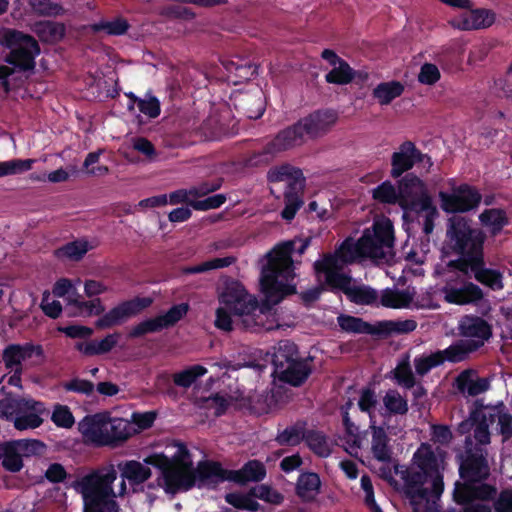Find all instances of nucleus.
<instances>
[{
  "instance_id": "f257e3e1",
  "label": "nucleus",
  "mask_w": 512,
  "mask_h": 512,
  "mask_svg": "<svg viewBox=\"0 0 512 512\" xmlns=\"http://www.w3.org/2000/svg\"><path fill=\"white\" fill-rule=\"evenodd\" d=\"M442 462L429 443H421L409 466L401 471L395 467L403 480V495L413 512H439L438 501L444 491ZM447 512H462V509Z\"/></svg>"
},
{
  "instance_id": "f03ea898",
  "label": "nucleus",
  "mask_w": 512,
  "mask_h": 512,
  "mask_svg": "<svg viewBox=\"0 0 512 512\" xmlns=\"http://www.w3.org/2000/svg\"><path fill=\"white\" fill-rule=\"evenodd\" d=\"M455 462L462 480L457 481L454 486L453 500L457 504L495 499L497 488L485 483L491 475L485 447L474 444L472 438L467 436L463 447L455 450Z\"/></svg>"
},
{
  "instance_id": "7ed1b4c3",
  "label": "nucleus",
  "mask_w": 512,
  "mask_h": 512,
  "mask_svg": "<svg viewBox=\"0 0 512 512\" xmlns=\"http://www.w3.org/2000/svg\"><path fill=\"white\" fill-rule=\"evenodd\" d=\"M224 307L216 310L215 326L223 331L233 330V326L243 331L259 333L266 329L267 313L275 304H270L267 297L259 304L256 297L249 294L244 286L235 280L226 283L219 296Z\"/></svg>"
},
{
  "instance_id": "20e7f679",
  "label": "nucleus",
  "mask_w": 512,
  "mask_h": 512,
  "mask_svg": "<svg viewBox=\"0 0 512 512\" xmlns=\"http://www.w3.org/2000/svg\"><path fill=\"white\" fill-rule=\"evenodd\" d=\"M311 243V238L294 239L278 244L267 254V264L260 276L261 292L270 304L280 303L286 296L296 293V286L285 283L296 276L292 254L302 255Z\"/></svg>"
},
{
  "instance_id": "39448f33",
  "label": "nucleus",
  "mask_w": 512,
  "mask_h": 512,
  "mask_svg": "<svg viewBox=\"0 0 512 512\" xmlns=\"http://www.w3.org/2000/svg\"><path fill=\"white\" fill-rule=\"evenodd\" d=\"M485 231L465 216L453 215L447 220L443 252L457 256L446 264L451 271H460L485 255Z\"/></svg>"
},
{
  "instance_id": "423d86ee",
  "label": "nucleus",
  "mask_w": 512,
  "mask_h": 512,
  "mask_svg": "<svg viewBox=\"0 0 512 512\" xmlns=\"http://www.w3.org/2000/svg\"><path fill=\"white\" fill-rule=\"evenodd\" d=\"M338 113L333 109H317L300 118L294 124L280 130L267 142L262 155H275L295 147L302 146L309 140H316L326 135L336 124Z\"/></svg>"
},
{
  "instance_id": "0eeeda50",
  "label": "nucleus",
  "mask_w": 512,
  "mask_h": 512,
  "mask_svg": "<svg viewBox=\"0 0 512 512\" xmlns=\"http://www.w3.org/2000/svg\"><path fill=\"white\" fill-rule=\"evenodd\" d=\"M394 243L393 222L388 217H382L366 228L355 243L345 240L340 247L339 258L343 263H351L357 257L383 259L385 249L393 248Z\"/></svg>"
},
{
  "instance_id": "6e6552de",
  "label": "nucleus",
  "mask_w": 512,
  "mask_h": 512,
  "mask_svg": "<svg viewBox=\"0 0 512 512\" xmlns=\"http://www.w3.org/2000/svg\"><path fill=\"white\" fill-rule=\"evenodd\" d=\"M343 261L335 253H325L322 258L313 264L315 275L320 279L325 275V284L329 291L343 292L348 299L358 305H371L377 300V292L368 286H351L352 277L344 272Z\"/></svg>"
},
{
  "instance_id": "1a4fd4ad",
  "label": "nucleus",
  "mask_w": 512,
  "mask_h": 512,
  "mask_svg": "<svg viewBox=\"0 0 512 512\" xmlns=\"http://www.w3.org/2000/svg\"><path fill=\"white\" fill-rule=\"evenodd\" d=\"M79 430L85 442L97 447H116L135 433L129 421L123 418H111L101 413L85 417L79 424Z\"/></svg>"
},
{
  "instance_id": "9d476101",
  "label": "nucleus",
  "mask_w": 512,
  "mask_h": 512,
  "mask_svg": "<svg viewBox=\"0 0 512 512\" xmlns=\"http://www.w3.org/2000/svg\"><path fill=\"white\" fill-rule=\"evenodd\" d=\"M71 303L79 310H85L88 315H102L95 322V326L98 329H109L121 325L131 317L139 315L152 305L153 300L150 297L136 296L120 302L106 313H104L105 307L100 298L89 301L74 299Z\"/></svg>"
},
{
  "instance_id": "9b49d317",
  "label": "nucleus",
  "mask_w": 512,
  "mask_h": 512,
  "mask_svg": "<svg viewBox=\"0 0 512 512\" xmlns=\"http://www.w3.org/2000/svg\"><path fill=\"white\" fill-rule=\"evenodd\" d=\"M0 44L9 50L4 61L21 72L35 68V58L40 54L37 40L30 34L15 29L4 31Z\"/></svg>"
},
{
  "instance_id": "f8f14e48",
  "label": "nucleus",
  "mask_w": 512,
  "mask_h": 512,
  "mask_svg": "<svg viewBox=\"0 0 512 512\" xmlns=\"http://www.w3.org/2000/svg\"><path fill=\"white\" fill-rule=\"evenodd\" d=\"M450 182H454L453 179ZM441 209L448 214H462L476 210L482 201L479 190L468 183H452L451 191L438 193Z\"/></svg>"
},
{
  "instance_id": "ddd939ff",
  "label": "nucleus",
  "mask_w": 512,
  "mask_h": 512,
  "mask_svg": "<svg viewBox=\"0 0 512 512\" xmlns=\"http://www.w3.org/2000/svg\"><path fill=\"white\" fill-rule=\"evenodd\" d=\"M188 310L189 305L187 303L173 305L166 313L145 319L133 326L128 332V338L137 339L148 333H156L173 327L187 314Z\"/></svg>"
},
{
  "instance_id": "4468645a",
  "label": "nucleus",
  "mask_w": 512,
  "mask_h": 512,
  "mask_svg": "<svg viewBox=\"0 0 512 512\" xmlns=\"http://www.w3.org/2000/svg\"><path fill=\"white\" fill-rule=\"evenodd\" d=\"M117 479V471L113 465L95 470L81 480L82 497H117L113 483Z\"/></svg>"
},
{
  "instance_id": "2eb2a0df",
  "label": "nucleus",
  "mask_w": 512,
  "mask_h": 512,
  "mask_svg": "<svg viewBox=\"0 0 512 512\" xmlns=\"http://www.w3.org/2000/svg\"><path fill=\"white\" fill-rule=\"evenodd\" d=\"M427 154L422 153L414 142L406 140L402 142L397 151L391 155L390 176L398 179L402 175L410 173L409 171L419 162H424Z\"/></svg>"
},
{
  "instance_id": "dca6fc26",
  "label": "nucleus",
  "mask_w": 512,
  "mask_h": 512,
  "mask_svg": "<svg viewBox=\"0 0 512 512\" xmlns=\"http://www.w3.org/2000/svg\"><path fill=\"white\" fill-rule=\"evenodd\" d=\"M442 293L447 303L459 306L478 305L485 298L482 288L470 280L462 281L459 287L447 282Z\"/></svg>"
},
{
  "instance_id": "f3484780",
  "label": "nucleus",
  "mask_w": 512,
  "mask_h": 512,
  "mask_svg": "<svg viewBox=\"0 0 512 512\" xmlns=\"http://www.w3.org/2000/svg\"><path fill=\"white\" fill-rule=\"evenodd\" d=\"M195 485L198 488L215 487L224 481H231L230 470L223 468L220 462L201 460L193 467Z\"/></svg>"
},
{
  "instance_id": "a211bd4d",
  "label": "nucleus",
  "mask_w": 512,
  "mask_h": 512,
  "mask_svg": "<svg viewBox=\"0 0 512 512\" xmlns=\"http://www.w3.org/2000/svg\"><path fill=\"white\" fill-rule=\"evenodd\" d=\"M458 272L468 278L473 277L478 283L493 291H499L504 288L503 274L497 269L486 266L485 255Z\"/></svg>"
},
{
  "instance_id": "6ab92c4d",
  "label": "nucleus",
  "mask_w": 512,
  "mask_h": 512,
  "mask_svg": "<svg viewBox=\"0 0 512 512\" xmlns=\"http://www.w3.org/2000/svg\"><path fill=\"white\" fill-rule=\"evenodd\" d=\"M163 482L166 493L177 494L191 490L196 486L193 465H171L164 472Z\"/></svg>"
},
{
  "instance_id": "aec40b11",
  "label": "nucleus",
  "mask_w": 512,
  "mask_h": 512,
  "mask_svg": "<svg viewBox=\"0 0 512 512\" xmlns=\"http://www.w3.org/2000/svg\"><path fill=\"white\" fill-rule=\"evenodd\" d=\"M312 357L299 358L283 366L282 369H274L273 374L284 383L293 387L302 386L312 373L310 362Z\"/></svg>"
},
{
  "instance_id": "412c9836",
  "label": "nucleus",
  "mask_w": 512,
  "mask_h": 512,
  "mask_svg": "<svg viewBox=\"0 0 512 512\" xmlns=\"http://www.w3.org/2000/svg\"><path fill=\"white\" fill-rule=\"evenodd\" d=\"M451 21L453 27L462 30H479L490 27L495 22V13L491 10L478 8L468 9Z\"/></svg>"
},
{
  "instance_id": "4be33fe9",
  "label": "nucleus",
  "mask_w": 512,
  "mask_h": 512,
  "mask_svg": "<svg viewBox=\"0 0 512 512\" xmlns=\"http://www.w3.org/2000/svg\"><path fill=\"white\" fill-rule=\"evenodd\" d=\"M461 336L473 338L469 341L482 343L488 341L492 337V326L482 317L477 315H465L461 318L458 325Z\"/></svg>"
},
{
  "instance_id": "5701e85b",
  "label": "nucleus",
  "mask_w": 512,
  "mask_h": 512,
  "mask_svg": "<svg viewBox=\"0 0 512 512\" xmlns=\"http://www.w3.org/2000/svg\"><path fill=\"white\" fill-rule=\"evenodd\" d=\"M382 402L383 406L380 407L378 413L383 418L384 426L390 430L392 417L407 415L409 411L408 400L397 389H388L382 398Z\"/></svg>"
},
{
  "instance_id": "b1692460",
  "label": "nucleus",
  "mask_w": 512,
  "mask_h": 512,
  "mask_svg": "<svg viewBox=\"0 0 512 512\" xmlns=\"http://www.w3.org/2000/svg\"><path fill=\"white\" fill-rule=\"evenodd\" d=\"M118 469L121 472L122 478L118 491L119 496H123L126 493V480H128L131 485H140L147 481L152 474L149 467L136 460L120 462Z\"/></svg>"
},
{
  "instance_id": "393cba45",
  "label": "nucleus",
  "mask_w": 512,
  "mask_h": 512,
  "mask_svg": "<svg viewBox=\"0 0 512 512\" xmlns=\"http://www.w3.org/2000/svg\"><path fill=\"white\" fill-rule=\"evenodd\" d=\"M371 432V452L373 457L381 463H390L392 461L393 450L390 445V438L387 434V427L382 425L370 424Z\"/></svg>"
},
{
  "instance_id": "a878e982",
  "label": "nucleus",
  "mask_w": 512,
  "mask_h": 512,
  "mask_svg": "<svg viewBox=\"0 0 512 512\" xmlns=\"http://www.w3.org/2000/svg\"><path fill=\"white\" fill-rule=\"evenodd\" d=\"M222 64L225 70L235 78L234 84L246 82L258 74V66L251 60L240 56L225 60Z\"/></svg>"
},
{
  "instance_id": "bb28decb",
  "label": "nucleus",
  "mask_w": 512,
  "mask_h": 512,
  "mask_svg": "<svg viewBox=\"0 0 512 512\" xmlns=\"http://www.w3.org/2000/svg\"><path fill=\"white\" fill-rule=\"evenodd\" d=\"M39 401L23 397H5L0 400V418L13 422L16 417L27 410L36 409Z\"/></svg>"
},
{
  "instance_id": "cd10ccee",
  "label": "nucleus",
  "mask_w": 512,
  "mask_h": 512,
  "mask_svg": "<svg viewBox=\"0 0 512 512\" xmlns=\"http://www.w3.org/2000/svg\"><path fill=\"white\" fill-rule=\"evenodd\" d=\"M321 480L315 472H302L297 479L295 492L302 502H313L320 493Z\"/></svg>"
},
{
  "instance_id": "c85d7f7f",
  "label": "nucleus",
  "mask_w": 512,
  "mask_h": 512,
  "mask_svg": "<svg viewBox=\"0 0 512 512\" xmlns=\"http://www.w3.org/2000/svg\"><path fill=\"white\" fill-rule=\"evenodd\" d=\"M455 386L460 393L474 397L486 392L490 382L487 378H474L472 370H464L456 377Z\"/></svg>"
},
{
  "instance_id": "c756f323",
  "label": "nucleus",
  "mask_w": 512,
  "mask_h": 512,
  "mask_svg": "<svg viewBox=\"0 0 512 512\" xmlns=\"http://www.w3.org/2000/svg\"><path fill=\"white\" fill-rule=\"evenodd\" d=\"M231 482L244 485L248 482H260L266 477V467L258 460H249L239 470H230Z\"/></svg>"
},
{
  "instance_id": "7c9ffc66",
  "label": "nucleus",
  "mask_w": 512,
  "mask_h": 512,
  "mask_svg": "<svg viewBox=\"0 0 512 512\" xmlns=\"http://www.w3.org/2000/svg\"><path fill=\"white\" fill-rule=\"evenodd\" d=\"M118 338V333L108 334L100 341L90 340L77 342L74 348L87 357L104 355L109 353L117 345Z\"/></svg>"
},
{
  "instance_id": "2f4dec72",
  "label": "nucleus",
  "mask_w": 512,
  "mask_h": 512,
  "mask_svg": "<svg viewBox=\"0 0 512 512\" xmlns=\"http://www.w3.org/2000/svg\"><path fill=\"white\" fill-rule=\"evenodd\" d=\"M396 180L398 194L404 207L407 201L426 190L424 181L414 173H407Z\"/></svg>"
},
{
  "instance_id": "473e14b6",
  "label": "nucleus",
  "mask_w": 512,
  "mask_h": 512,
  "mask_svg": "<svg viewBox=\"0 0 512 512\" xmlns=\"http://www.w3.org/2000/svg\"><path fill=\"white\" fill-rule=\"evenodd\" d=\"M269 178L271 181H286L287 190H302L305 183L302 170L289 164L277 167L270 173Z\"/></svg>"
},
{
  "instance_id": "72a5a7b5",
  "label": "nucleus",
  "mask_w": 512,
  "mask_h": 512,
  "mask_svg": "<svg viewBox=\"0 0 512 512\" xmlns=\"http://www.w3.org/2000/svg\"><path fill=\"white\" fill-rule=\"evenodd\" d=\"M480 347H482L481 342L478 344L473 341L459 340L444 350H438V352L444 358V362L458 363L465 360L470 353L477 351Z\"/></svg>"
},
{
  "instance_id": "f704fd0d",
  "label": "nucleus",
  "mask_w": 512,
  "mask_h": 512,
  "mask_svg": "<svg viewBox=\"0 0 512 512\" xmlns=\"http://www.w3.org/2000/svg\"><path fill=\"white\" fill-rule=\"evenodd\" d=\"M479 220L484 227L489 229L490 235L493 237L500 234L503 228L509 224L506 211L501 208L485 209L479 215Z\"/></svg>"
},
{
  "instance_id": "c9c22d12",
  "label": "nucleus",
  "mask_w": 512,
  "mask_h": 512,
  "mask_svg": "<svg viewBox=\"0 0 512 512\" xmlns=\"http://www.w3.org/2000/svg\"><path fill=\"white\" fill-rule=\"evenodd\" d=\"M417 328L414 319L382 320L377 322V336L387 338L393 334L403 335L413 332Z\"/></svg>"
},
{
  "instance_id": "e433bc0d",
  "label": "nucleus",
  "mask_w": 512,
  "mask_h": 512,
  "mask_svg": "<svg viewBox=\"0 0 512 512\" xmlns=\"http://www.w3.org/2000/svg\"><path fill=\"white\" fill-rule=\"evenodd\" d=\"M356 76H359L362 80L368 77L367 73L356 72L351 68L348 62L341 60L338 67L334 66V68L325 75V80L329 84L346 85L351 83Z\"/></svg>"
},
{
  "instance_id": "4c0bfd02",
  "label": "nucleus",
  "mask_w": 512,
  "mask_h": 512,
  "mask_svg": "<svg viewBox=\"0 0 512 512\" xmlns=\"http://www.w3.org/2000/svg\"><path fill=\"white\" fill-rule=\"evenodd\" d=\"M90 249L91 246L86 239H76L57 248L54 255L60 260L67 259L78 262L84 258Z\"/></svg>"
},
{
  "instance_id": "58836bf2",
  "label": "nucleus",
  "mask_w": 512,
  "mask_h": 512,
  "mask_svg": "<svg viewBox=\"0 0 512 512\" xmlns=\"http://www.w3.org/2000/svg\"><path fill=\"white\" fill-rule=\"evenodd\" d=\"M340 328L349 333L377 335V323L371 324L362 318L341 314L337 318Z\"/></svg>"
},
{
  "instance_id": "ea45409f",
  "label": "nucleus",
  "mask_w": 512,
  "mask_h": 512,
  "mask_svg": "<svg viewBox=\"0 0 512 512\" xmlns=\"http://www.w3.org/2000/svg\"><path fill=\"white\" fill-rule=\"evenodd\" d=\"M307 423L297 421L287 426L284 430L278 431L275 441L280 446H297L304 441Z\"/></svg>"
},
{
  "instance_id": "a19ab883",
  "label": "nucleus",
  "mask_w": 512,
  "mask_h": 512,
  "mask_svg": "<svg viewBox=\"0 0 512 512\" xmlns=\"http://www.w3.org/2000/svg\"><path fill=\"white\" fill-rule=\"evenodd\" d=\"M0 459L2 467L11 473L21 471L24 466L23 459L12 440L0 444Z\"/></svg>"
},
{
  "instance_id": "79ce46f5",
  "label": "nucleus",
  "mask_w": 512,
  "mask_h": 512,
  "mask_svg": "<svg viewBox=\"0 0 512 512\" xmlns=\"http://www.w3.org/2000/svg\"><path fill=\"white\" fill-rule=\"evenodd\" d=\"M404 92V85L396 80L379 83L372 92L373 97L380 105H389Z\"/></svg>"
},
{
  "instance_id": "37998d69",
  "label": "nucleus",
  "mask_w": 512,
  "mask_h": 512,
  "mask_svg": "<svg viewBox=\"0 0 512 512\" xmlns=\"http://www.w3.org/2000/svg\"><path fill=\"white\" fill-rule=\"evenodd\" d=\"M372 198L380 204L404 207L398 194L397 185H394L390 180H385L373 188Z\"/></svg>"
},
{
  "instance_id": "c03bdc74",
  "label": "nucleus",
  "mask_w": 512,
  "mask_h": 512,
  "mask_svg": "<svg viewBox=\"0 0 512 512\" xmlns=\"http://www.w3.org/2000/svg\"><path fill=\"white\" fill-rule=\"evenodd\" d=\"M304 442L319 457H328L331 454L329 439L322 431L306 429Z\"/></svg>"
},
{
  "instance_id": "a18cd8bd",
  "label": "nucleus",
  "mask_w": 512,
  "mask_h": 512,
  "mask_svg": "<svg viewBox=\"0 0 512 512\" xmlns=\"http://www.w3.org/2000/svg\"><path fill=\"white\" fill-rule=\"evenodd\" d=\"M299 358L298 346L291 340H281L273 354L272 364L274 369H282L284 365Z\"/></svg>"
},
{
  "instance_id": "49530a36",
  "label": "nucleus",
  "mask_w": 512,
  "mask_h": 512,
  "mask_svg": "<svg viewBox=\"0 0 512 512\" xmlns=\"http://www.w3.org/2000/svg\"><path fill=\"white\" fill-rule=\"evenodd\" d=\"M116 497H83V512H120Z\"/></svg>"
},
{
  "instance_id": "de8ad7c7",
  "label": "nucleus",
  "mask_w": 512,
  "mask_h": 512,
  "mask_svg": "<svg viewBox=\"0 0 512 512\" xmlns=\"http://www.w3.org/2000/svg\"><path fill=\"white\" fill-rule=\"evenodd\" d=\"M44 411V404L42 402H39V407L37 406L36 409L27 410V412L21 413L13 421L15 429L23 431L27 429H35L40 427L43 423L41 414L44 413Z\"/></svg>"
},
{
  "instance_id": "09e8293b",
  "label": "nucleus",
  "mask_w": 512,
  "mask_h": 512,
  "mask_svg": "<svg viewBox=\"0 0 512 512\" xmlns=\"http://www.w3.org/2000/svg\"><path fill=\"white\" fill-rule=\"evenodd\" d=\"M378 397L375 390L371 387H364L360 391L358 399V408L361 412L368 414L369 425L376 423V407Z\"/></svg>"
},
{
  "instance_id": "8fccbe9b",
  "label": "nucleus",
  "mask_w": 512,
  "mask_h": 512,
  "mask_svg": "<svg viewBox=\"0 0 512 512\" xmlns=\"http://www.w3.org/2000/svg\"><path fill=\"white\" fill-rule=\"evenodd\" d=\"M255 499L254 495L251 494V489L247 494L233 492L225 496L226 502L234 508L250 512H257L262 508Z\"/></svg>"
},
{
  "instance_id": "3c124183",
  "label": "nucleus",
  "mask_w": 512,
  "mask_h": 512,
  "mask_svg": "<svg viewBox=\"0 0 512 512\" xmlns=\"http://www.w3.org/2000/svg\"><path fill=\"white\" fill-rule=\"evenodd\" d=\"M208 372L207 368L195 364L173 375V382L176 386L189 388L196 380Z\"/></svg>"
},
{
  "instance_id": "603ef678",
  "label": "nucleus",
  "mask_w": 512,
  "mask_h": 512,
  "mask_svg": "<svg viewBox=\"0 0 512 512\" xmlns=\"http://www.w3.org/2000/svg\"><path fill=\"white\" fill-rule=\"evenodd\" d=\"M437 207L434 205L432 197L427 192L422 191L419 195L407 201V205L405 207H401L406 212H414L419 217L422 215L436 209Z\"/></svg>"
},
{
  "instance_id": "864d4df0",
  "label": "nucleus",
  "mask_w": 512,
  "mask_h": 512,
  "mask_svg": "<svg viewBox=\"0 0 512 512\" xmlns=\"http://www.w3.org/2000/svg\"><path fill=\"white\" fill-rule=\"evenodd\" d=\"M392 374L396 383L405 389H412L416 385V378L408 358L399 362L392 370Z\"/></svg>"
},
{
  "instance_id": "5fc2aeb1",
  "label": "nucleus",
  "mask_w": 512,
  "mask_h": 512,
  "mask_svg": "<svg viewBox=\"0 0 512 512\" xmlns=\"http://www.w3.org/2000/svg\"><path fill=\"white\" fill-rule=\"evenodd\" d=\"M250 402L251 410L258 415H262L269 413L276 406L278 399L274 389H272L251 397Z\"/></svg>"
},
{
  "instance_id": "6e6d98bb",
  "label": "nucleus",
  "mask_w": 512,
  "mask_h": 512,
  "mask_svg": "<svg viewBox=\"0 0 512 512\" xmlns=\"http://www.w3.org/2000/svg\"><path fill=\"white\" fill-rule=\"evenodd\" d=\"M236 262V257L234 256H226L221 258H214L208 261H205L201 264L188 266L183 269V273L185 274H198L207 272L213 269L225 268Z\"/></svg>"
},
{
  "instance_id": "4d7b16f0",
  "label": "nucleus",
  "mask_w": 512,
  "mask_h": 512,
  "mask_svg": "<svg viewBox=\"0 0 512 512\" xmlns=\"http://www.w3.org/2000/svg\"><path fill=\"white\" fill-rule=\"evenodd\" d=\"M129 28L130 24L123 17H117L111 21H100L92 26L94 32L104 31L113 36L124 35Z\"/></svg>"
},
{
  "instance_id": "13d9d810",
  "label": "nucleus",
  "mask_w": 512,
  "mask_h": 512,
  "mask_svg": "<svg viewBox=\"0 0 512 512\" xmlns=\"http://www.w3.org/2000/svg\"><path fill=\"white\" fill-rule=\"evenodd\" d=\"M301 190H287L284 193L285 206L281 212V217L286 221L294 219L297 211L303 205V200L299 194Z\"/></svg>"
},
{
  "instance_id": "bf43d9fd",
  "label": "nucleus",
  "mask_w": 512,
  "mask_h": 512,
  "mask_svg": "<svg viewBox=\"0 0 512 512\" xmlns=\"http://www.w3.org/2000/svg\"><path fill=\"white\" fill-rule=\"evenodd\" d=\"M503 404L499 406H484L479 401H476V407L470 414L471 421H480L481 415L484 416V420L487 422L488 426L493 424L496 418L499 419V416L504 414L503 412Z\"/></svg>"
},
{
  "instance_id": "052dcab7",
  "label": "nucleus",
  "mask_w": 512,
  "mask_h": 512,
  "mask_svg": "<svg viewBox=\"0 0 512 512\" xmlns=\"http://www.w3.org/2000/svg\"><path fill=\"white\" fill-rule=\"evenodd\" d=\"M444 363V358L438 351L429 355H421L414 358L415 371L419 376H424L431 369L438 367Z\"/></svg>"
},
{
  "instance_id": "680f3d73",
  "label": "nucleus",
  "mask_w": 512,
  "mask_h": 512,
  "mask_svg": "<svg viewBox=\"0 0 512 512\" xmlns=\"http://www.w3.org/2000/svg\"><path fill=\"white\" fill-rule=\"evenodd\" d=\"M18 449L22 459L24 457L41 456L46 449V445L38 439H17L12 440Z\"/></svg>"
},
{
  "instance_id": "e2e57ef3",
  "label": "nucleus",
  "mask_w": 512,
  "mask_h": 512,
  "mask_svg": "<svg viewBox=\"0 0 512 512\" xmlns=\"http://www.w3.org/2000/svg\"><path fill=\"white\" fill-rule=\"evenodd\" d=\"M34 159H12L0 162V177L22 174L32 169Z\"/></svg>"
},
{
  "instance_id": "0e129e2a",
  "label": "nucleus",
  "mask_w": 512,
  "mask_h": 512,
  "mask_svg": "<svg viewBox=\"0 0 512 512\" xmlns=\"http://www.w3.org/2000/svg\"><path fill=\"white\" fill-rule=\"evenodd\" d=\"M231 400V396L221 393H214L203 399L204 407L207 409H213L216 417H220L227 412L231 404Z\"/></svg>"
},
{
  "instance_id": "69168bd1",
  "label": "nucleus",
  "mask_w": 512,
  "mask_h": 512,
  "mask_svg": "<svg viewBox=\"0 0 512 512\" xmlns=\"http://www.w3.org/2000/svg\"><path fill=\"white\" fill-rule=\"evenodd\" d=\"M251 494L254 495L256 499L263 500L273 505H280L284 501V496L279 491L266 484L252 487Z\"/></svg>"
},
{
  "instance_id": "338daca9",
  "label": "nucleus",
  "mask_w": 512,
  "mask_h": 512,
  "mask_svg": "<svg viewBox=\"0 0 512 512\" xmlns=\"http://www.w3.org/2000/svg\"><path fill=\"white\" fill-rule=\"evenodd\" d=\"M51 420L58 427L71 428L75 419L68 406L57 404L53 410Z\"/></svg>"
},
{
  "instance_id": "774afa93",
  "label": "nucleus",
  "mask_w": 512,
  "mask_h": 512,
  "mask_svg": "<svg viewBox=\"0 0 512 512\" xmlns=\"http://www.w3.org/2000/svg\"><path fill=\"white\" fill-rule=\"evenodd\" d=\"M226 200L227 197L225 194H215L202 200L190 201L189 206L197 211H207L221 207Z\"/></svg>"
}]
</instances>
